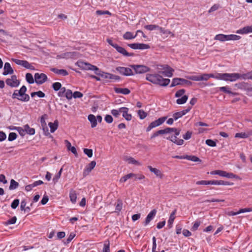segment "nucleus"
<instances>
[{"instance_id":"obj_1","label":"nucleus","mask_w":252,"mask_h":252,"mask_svg":"<svg viewBox=\"0 0 252 252\" xmlns=\"http://www.w3.org/2000/svg\"><path fill=\"white\" fill-rule=\"evenodd\" d=\"M146 80L154 84L160 86H166L170 82L169 79H164L161 75L158 73L147 74L146 75Z\"/></svg>"},{"instance_id":"obj_2","label":"nucleus","mask_w":252,"mask_h":252,"mask_svg":"<svg viewBox=\"0 0 252 252\" xmlns=\"http://www.w3.org/2000/svg\"><path fill=\"white\" fill-rule=\"evenodd\" d=\"M27 88L25 86H23L19 90H16L14 91L12 95L13 99L17 98L19 100L23 102H27L30 100V96L26 94Z\"/></svg>"},{"instance_id":"obj_3","label":"nucleus","mask_w":252,"mask_h":252,"mask_svg":"<svg viewBox=\"0 0 252 252\" xmlns=\"http://www.w3.org/2000/svg\"><path fill=\"white\" fill-rule=\"evenodd\" d=\"M239 75L238 73H221V80L225 81H229L231 82H234L239 79Z\"/></svg>"},{"instance_id":"obj_4","label":"nucleus","mask_w":252,"mask_h":252,"mask_svg":"<svg viewBox=\"0 0 252 252\" xmlns=\"http://www.w3.org/2000/svg\"><path fill=\"white\" fill-rule=\"evenodd\" d=\"M211 175H218L221 177H226L227 178H237V176L232 173H228L226 171L220 170H214L210 172Z\"/></svg>"},{"instance_id":"obj_5","label":"nucleus","mask_w":252,"mask_h":252,"mask_svg":"<svg viewBox=\"0 0 252 252\" xmlns=\"http://www.w3.org/2000/svg\"><path fill=\"white\" fill-rule=\"evenodd\" d=\"M130 66L133 68L135 73L142 74L146 73L150 70V68L146 65H130Z\"/></svg>"},{"instance_id":"obj_6","label":"nucleus","mask_w":252,"mask_h":252,"mask_svg":"<svg viewBox=\"0 0 252 252\" xmlns=\"http://www.w3.org/2000/svg\"><path fill=\"white\" fill-rule=\"evenodd\" d=\"M7 85L12 87H17L20 84V81L17 79L15 75H12L10 78H7L5 80Z\"/></svg>"},{"instance_id":"obj_7","label":"nucleus","mask_w":252,"mask_h":252,"mask_svg":"<svg viewBox=\"0 0 252 252\" xmlns=\"http://www.w3.org/2000/svg\"><path fill=\"white\" fill-rule=\"evenodd\" d=\"M167 117H163L158 119V120L152 122L150 124L149 126L147 128V131H149L152 128L158 126L162 124L164 121L167 119Z\"/></svg>"},{"instance_id":"obj_8","label":"nucleus","mask_w":252,"mask_h":252,"mask_svg":"<svg viewBox=\"0 0 252 252\" xmlns=\"http://www.w3.org/2000/svg\"><path fill=\"white\" fill-rule=\"evenodd\" d=\"M12 60L16 64L22 66L26 68L31 70H35V67L27 61L20 60L16 59H12Z\"/></svg>"},{"instance_id":"obj_9","label":"nucleus","mask_w":252,"mask_h":252,"mask_svg":"<svg viewBox=\"0 0 252 252\" xmlns=\"http://www.w3.org/2000/svg\"><path fill=\"white\" fill-rule=\"evenodd\" d=\"M47 76L44 73H36L34 74V80L38 85L43 84L47 80Z\"/></svg>"},{"instance_id":"obj_10","label":"nucleus","mask_w":252,"mask_h":252,"mask_svg":"<svg viewBox=\"0 0 252 252\" xmlns=\"http://www.w3.org/2000/svg\"><path fill=\"white\" fill-rule=\"evenodd\" d=\"M116 69L120 74L124 76H132L134 74L132 70L129 67L119 66Z\"/></svg>"},{"instance_id":"obj_11","label":"nucleus","mask_w":252,"mask_h":252,"mask_svg":"<svg viewBox=\"0 0 252 252\" xmlns=\"http://www.w3.org/2000/svg\"><path fill=\"white\" fill-rule=\"evenodd\" d=\"M138 33H142V36L144 37V38H146V36L145 35V34L144 33V32L139 30H137L136 32V34L135 35H133V33L131 32H126L125 33V34L123 35V38L125 40H130V39H134L135 38Z\"/></svg>"},{"instance_id":"obj_12","label":"nucleus","mask_w":252,"mask_h":252,"mask_svg":"<svg viewBox=\"0 0 252 252\" xmlns=\"http://www.w3.org/2000/svg\"><path fill=\"white\" fill-rule=\"evenodd\" d=\"M95 74L97 75H99L105 79H110L115 80H119L120 79V76L109 73L103 72L101 74H100L98 72H95Z\"/></svg>"},{"instance_id":"obj_13","label":"nucleus","mask_w":252,"mask_h":252,"mask_svg":"<svg viewBox=\"0 0 252 252\" xmlns=\"http://www.w3.org/2000/svg\"><path fill=\"white\" fill-rule=\"evenodd\" d=\"M251 136H252V129L248 130L246 132L236 133L235 135V137L245 139ZM250 140H252V138L250 139Z\"/></svg>"},{"instance_id":"obj_14","label":"nucleus","mask_w":252,"mask_h":252,"mask_svg":"<svg viewBox=\"0 0 252 252\" xmlns=\"http://www.w3.org/2000/svg\"><path fill=\"white\" fill-rule=\"evenodd\" d=\"M163 69L164 71L161 72V74L168 77H171L172 76L173 72L174 70L169 65H165L163 67Z\"/></svg>"},{"instance_id":"obj_15","label":"nucleus","mask_w":252,"mask_h":252,"mask_svg":"<svg viewBox=\"0 0 252 252\" xmlns=\"http://www.w3.org/2000/svg\"><path fill=\"white\" fill-rule=\"evenodd\" d=\"M191 107H188L186 109H185L183 111L177 112L175 113L173 115V118L174 119V120L176 121L178 119L181 118L182 116L186 115L187 113H188L190 110L191 109Z\"/></svg>"},{"instance_id":"obj_16","label":"nucleus","mask_w":252,"mask_h":252,"mask_svg":"<svg viewBox=\"0 0 252 252\" xmlns=\"http://www.w3.org/2000/svg\"><path fill=\"white\" fill-rule=\"evenodd\" d=\"M209 185H233L234 184L232 182H229L223 180H210L209 181Z\"/></svg>"},{"instance_id":"obj_17","label":"nucleus","mask_w":252,"mask_h":252,"mask_svg":"<svg viewBox=\"0 0 252 252\" xmlns=\"http://www.w3.org/2000/svg\"><path fill=\"white\" fill-rule=\"evenodd\" d=\"M117 51L118 52H119V53L121 54L122 55H123L124 56H125V57H131V56H134V54L132 53H128V52H127L126 51V50L122 47H121L120 46H119L118 45L117 46H115V48Z\"/></svg>"},{"instance_id":"obj_18","label":"nucleus","mask_w":252,"mask_h":252,"mask_svg":"<svg viewBox=\"0 0 252 252\" xmlns=\"http://www.w3.org/2000/svg\"><path fill=\"white\" fill-rule=\"evenodd\" d=\"M96 165L95 161H92L88 165H87L83 171V176H86L94 168Z\"/></svg>"},{"instance_id":"obj_19","label":"nucleus","mask_w":252,"mask_h":252,"mask_svg":"<svg viewBox=\"0 0 252 252\" xmlns=\"http://www.w3.org/2000/svg\"><path fill=\"white\" fill-rule=\"evenodd\" d=\"M14 70L11 67L10 64L9 63H5L4 65L2 74L3 75H7L8 74H12Z\"/></svg>"},{"instance_id":"obj_20","label":"nucleus","mask_w":252,"mask_h":252,"mask_svg":"<svg viewBox=\"0 0 252 252\" xmlns=\"http://www.w3.org/2000/svg\"><path fill=\"white\" fill-rule=\"evenodd\" d=\"M157 214L156 209L152 210L147 215L145 221V225H148L149 222L154 219Z\"/></svg>"},{"instance_id":"obj_21","label":"nucleus","mask_w":252,"mask_h":252,"mask_svg":"<svg viewBox=\"0 0 252 252\" xmlns=\"http://www.w3.org/2000/svg\"><path fill=\"white\" fill-rule=\"evenodd\" d=\"M148 168L151 172L153 173L157 177L160 179H162L163 178V174L161 171V170H160L159 169H158L156 168H154L150 165L148 166Z\"/></svg>"},{"instance_id":"obj_22","label":"nucleus","mask_w":252,"mask_h":252,"mask_svg":"<svg viewBox=\"0 0 252 252\" xmlns=\"http://www.w3.org/2000/svg\"><path fill=\"white\" fill-rule=\"evenodd\" d=\"M129 109L127 107H122L121 113L123 117L127 121H130L132 119V116L130 114L128 113Z\"/></svg>"},{"instance_id":"obj_23","label":"nucleus","mask_w":252,"mask_h":252,"mask_svg":"<svg viewBox=\"0 0 252 252\" xmlns=\"http://www.w3.org/2000/svg\"><path fill=\"white\" fill-rule=\"evenodd\" d=\"M167 139L171 141L178 145H182L184 144V141L183 139H177L176 136L170 135L166 138Z\"/></svg>"},{"instance_id":"obj_24","label":"nucleus","mask_w":252,"mask_h":252,"mask_svg":"<svg viewBox=\"0 0 252 252\" xmlns=\"http://www.w3.org/2000/svg\"><path fill=\"white\" fill-rule=\"evenodd\" d=\"M252 32V26H246L236 31V33L238 34H247Z\"/></svg>"},{"instance_id":"obj_25","label":"nucleus","mask_w":252,"mask_h":252,"mask_svg":"<svg viewBox=\"0 0 252 252\" xmlns=\"http://www.w3.org/2000/svg\"><path fill=\"white\" fill-rule=\"evenodd\" d=\"M81 64L82 65V67L85 69L94 70L95 71V73L97 72V71H99L98 68L96 66L86 63H81Z\"/></svg>"},{"instance_id":"obj_26","label":"nucleus","mask_w":252,"mask_h":252,"mask_svg":"<svg viewBox=\"0 0 252 252\" xmlns=\"http://www.w3.org/2000/svg\"><path fill=\"white\" fill-rule=\"evenodd\" d=\"M77 193L76 191L73 189H71L69 191V198L70 201L73 203L75 204L77 200Z\"/></svg>"},{"instance_id":"obj_27","label":"nucleus","mask_w":252,"mask_h":252,"mask_svg":"<svg viewBox=\"0 0 252 252\" xmlns=\"http://www.w3.org/2000/svg\"><path fill=\"white\" fill-rule=\"evenodd\" d=\"M114 91L117 94H128L130 93V90L127 88H115Z\"/></svg>"},{"instance_id":"obj_28","label":"nucleus","mask_w":252,"mask_h":252,"mask_svg":"<svg viewBox=\"0 0 252 252\" xmlns=\"http://www.w3.org/2000/svg\"><path fill=\"white\" fill-rule=\"evenodd\" d=\"M214 39L221 42L228 41V35L218 34L215 36Z\"/></svg>"},{"instance_id":"obj_29","label":"nucleus","mask_w":252,"mask_h":252,"mask_svg":"<svg viewBox=\"0 0 252 252\" xmlns=\"http://www.w3.org/2000/svg\"><path fill=\"white\" fill-rule=\"evenodd\" d=\"M51 71L57 74H60L63 76H67L68 73V72L65 69H59L55 68L51 69Z\"/></svg>"},{"instance_id":"obj_30","label":"nucleus","mask_w":252,"mask_h":252,"mask_svg":"<svg viewBox=\"0 0 252 252\" xmlns=\"http://www.w3.org/2000/svg\"><path fill=\"white\" fill-rule=\"evenodd\" d=\"M88 120L91 123V127L94 128L97 125L96 119L94 115L90 114L88 116Z\"/></svg>"},{"instance_id":"obj_31","label":"nucleus","mask_w":252,"mask_h":252,"mask_svg":"<svg viewBox=\"0 0 252 252\" xmlns=\"http://www.w3.org/2000/svg\"><path fill=\"white\" fill-rule=\"evenodd\" d=\"M124 160L126 161L129 164H133L137 165H141L140 163L138 161L135 160L134 158L132 157H126L125 158Z\"/></svg>"},{"instance_id":"obj_32","label":"nucleus","mask_w":252,"mask_h":252,"mask_svg":"<svg viewBox=\"0 0 252 252\" xmlns=\"http://www.w3.org/2000/svg\"><path fill=\"white\" fill-rule=\"evenodd\" d=\"M51 133L54 132L58 127V122L57 121H54V123L50 122L48 124Z\"/></svg>"},{"instance_id":"obj_33","label":"nucleus","mask_w":252,"mask_h":252,"mask_svg":"<svg viewBox=\"0 0 252 252\" xmlns=\"http://www.w3.org/2000/svg\"><path fill=\"white\" fill-rule=\"evenodd\" d=\"M123 202L121 200L118 199L116 203L115 212L119 213L122 209Z\"/></svg>"},{"instance_id":"obj_34","label":"nucleus","mask_w":252,"mask_h":252,"mask_svg":"<svg viewBox=\"0 0 252 252\" xmlns=\"http://www.w3.org/2000/svg\"><path fill=\"white\" fill-rule=\"evenodd\" d=\"M134 175L133 173H131L125 175L122 177L119 180V182L121 183L126 182L128 179L133 178Z\"/></svg>"},{"instance_id":"obj_35","label":"nucleus","mask_w":252,"mask_h":252,"mask_svg":"<svg viewBox=\"0 0 252 252\" xmlns=\"http://www.w3.org/2000/svg\"><path fill=\"white\" fill-rule=\"evenodd\" d=\"M25 130L26 133H28L30 135H33L35 133V129L33 128H31L30 126L27 124L24 126Z\"/></svg>"},{"instance_id":"obj_36","label":"nucleus","mask_w":252,"mask_h":252,"mask_svg":"<svg viewBox=\"0 0 252 252\" xmlns=\"http://www.w3.org/2000/svg\"><path fill=\"white\" fill-rule=\"evenodd\" d=\"M219 90L221 91V92H223L224 93L228 94H233V95H235L236 94V93H234L232 92L230 90V88L228 87H227V86L220 87L219 88Z\"/></svg>"},{"instance_id":"obj_37","label":"nucleus","mask_w":252,"mask_h":252,"mask_svg":"<svg viewBox=\"0 0 252 252\" xmlns=\"http://www.w3.org/2000/svg\"><path fill=\"white\" fill-rule=\"evenodd\" d=\"M19 186V183L15 181L14 179H11L10 181V184L9 186V189L13 190L17 188Z\"/></svg>"},{"instance_id":"obj_38","label":"nucleus","mask_w":252,"mask_h":252,"mask_svg":"<svg viewBox=\"0 0 252 252\" xmlns=\"http://www.w3.org/2000/svg\"><path fill=\"white\" fill-rule=\"evenodd\" d=\"M177 212V209H174L172 213L170 214V216L169 217V220H168V223L169 224H172L173 223V221L175 219V215L176 214Z\"/></svg>"},{"instance_id":"obj_39","label":"nucleus","mask_w":252,"mask_h":252,"mask_svg":"<svg viewBox=\"0 0 252 252\" xmlns=\"http://www.w3.org/2000/svg\"><path fill=\"white\" fill-rule=\"evenodd\" d=\"M185 158L186 159L191 160L194 162H200L201 160L198 157L195 156H186Z\"/></svg>"},{"instance_id":"obj_40","label":"nucleus","mask_w":252,"mask_h":252,"mask_svg":"<svg viewBox=\"0 0 252 252\" xmlns=\"http://www.w3.org/2000/svg\"><path fill=\"white\" fill-rule=\"evenodd\" d=\"M182 84L181 78H175L172 80V83L170 85V87H173L175 86Z\"/></svg>"},{"instance_id":"obj_41","label":"nucleus","mask_w":252,"mask_h":252,"mask_svg":"<svg viewBox=\"0 0 252 252\" xmlns=\"http://www.w3.org/2000/svg\"><path fill=\"white\" fill-rule=\"evenodd\" d=\"M188 98V96L186 95H184L181 98L177 99L176 102L178 104H184L187 102Z\"/></svg>"},{"instance_id":"obj_42","label":"nucleus","mask_w":252,"mask_h":252,"mask_svg":"<svg viewBox=\"0 0 252 252\" xmlns=\"http://www.w3.org/2000/svg\"><path fill=\"white\" fill-rule=\"evenodd\" d=\"M26 79L29 84H33L35 81L32 74L30 73H27L26 74Z\"/></svg>"},{"instance_id":"obj_43","label":"nucleus","mask_w":252,"mask_h":252,"mask_svg":"<svg viewBox=\"0 0 252 252\" xmlns=\"http://www.w3.org/2000/svg\"><path fill=\"white\" fill-rule=\"evenodd\" d=\"M241 36L236 34H228V41L229 40H238L241 39Z\"/></svg>"},{"instance_id":"obj_44","label":"nucleus","mask_w":252,"mask_h":252,"mask_svg":"<svg viewBox=\"0 0 252 252\" xmlns=\"http://www.w3.org/2000/svg\"><path fill=\"white\" fill-rule=\"evenodd\" d=\"M144 28L146 30L151 31L157 30V28H158V26L157 25H149L145 26Z\"/></svg>"},{"instance_id":"obj_45","label":"nucleus","mask_w":252,"mask_h":252,"mask_svg":"<svg viewBox=\"0 0 252 252\" xmlns=\"http://www.w3.org/2000/svg\"><path fill=\"white\" fill-rule=\"evenodd\" d=\"M239 79L242 78L243 79H248L252 80V79L251 78H250V77H252V74H251L250 73H248L247 74H241L239 73Z\"/></svg>"},{"instance_id":"obj_46","label":"nucleus","mask_w":252,"mask_h":252,"mask_svg":"<svg viewBox=\"0 0 252 252\" xmlns=\"http://www.w3.org/2000/svg\"><path fill=\"white\" fill-rule=\"evenodd\" d=\"M209 78H213L218 80H221V73H217L216 74L213 73L208 74Z\"/></svg>"},{"instance_id":"obj_47","label":"nucleus","mask_w":252,"mask_h":252,"mask_svg":"<svg viewBox=\"0 0 252 252\" xmlns=\"http://www.w3.org/2000/svg\"><path fill=\"white\" fill-rule=\"evenodd\" d=\"M122 107L120 108L118 110L113 109L111 110V114L115 117H119L120 114L121 113Z\"/></svg>"},{"instance_id":"obj_48","label":"nucleus","mask_w":252,"mask_h":252,"mask_svg":"<svg viewBox=\"0 0 252 252\" xmlns=\"http://www.w3.org/2000/svg\"><path fill=\"white\" fill-rule=\"evenodd\" d=\"M63 168H61L59 172L54 176V177L53 179V182L55 184L57 182H58L59 179L60 178L61 176V174L62 173Z\"/></svg>"},{"instance_id":"obj_49","label":"nucleus","mask_w":252,"mask_h":252,"mask_svg":"<svg viewBox=\"0 0 252 252\" xmlns=\"http://www.w3.org/2000/svg\"><path fill=\"white\" fill-rule=\"evenodd\" d=\"M62 87V84L60 82H55L52 84V88L55 91H58Z\"/></svg>"},{"instance_id":"obj_50","label":"nucleus","mask_w":252,"mask_h":252,"mask_svg":"<svg viewBox=\"0 0 252 252\" xmlns=\"http://www.w3.org/2000/svg\"><path fill=\"white\" fill-rule=\"evenodd\" d=\"M138 115L140 119H144L147 117V113L143 110H139L138 111Z\"/></svg>"},{"instance_id":"obj_51","label":"nucleus","mask_w":252,"mask_h":252,"mask_svg":"<svg viewBox=\"0 0 252 252\" xmlns=\"http://www.w3.org/2000/svg\"><path fill=\"white\" fill-rule=\"evenodd\" d=\"M66 91L67 90L65 89V87H61V89L59 90V93H58V95L59 97L64 96Z\"/></svg>"},{"instance_id":"obj_52","label":"nucleus","mask_w":252,"mask_h":252,"mask_svg":"<svg viewBox=\"0 0 252 252\" xmlns=\"http://www.w3.org/2000/svg\"><path fill=\"white\" fill-rule=\"evenodd\" d=\"M102 252H110V244L109 241L107 243L105 242L102 249Z\"/></svg>"},{"instance_id":"obj_53","label":"nucleus","mask_w":252,"mask_h":252,"mask_svg":"<svg viewBox=\"0 0 252 252\" xmlns=\"http://www.w3.org/2000/svg\"><path fill=\"white\" fill-rule=\"evenodd\" d=\"M187 78L195 81H200V75H192L186 77Z\"/></svg>"},{"instance_id":"obj_54","label":"nucleus","mask_w":252,"mask_h":252,"mask_svg":"<svg viewBox=\"0 0 252 252\" xmlns=\"http://www.w3.org/2000/svg\"><path fill=\"white\" fill-rule=\"evenodd\" d=\"M72 91L70 90H67L64 96L68 99H71L73 97V94Z\"/></svg>"},{"instance_id":"obj_55","label":"nucleus","mask_w":252,"mask_h":252,"mask_svg":"<svg viewBox=\"0 0 252 252\" xmlns=\"http://www.w3.org/2000/svg\"><path fill=\"white\" fill-rule=\"evenodd\" d=\"M206 144L210 147H215L216 146V142L212 139H207L206 140Z\"/></svg>"},{"instance_id":"obj_56","label":"nucleus","mask_w":252,"mask_h":252,"mask_svg":"<svg viewBox=\"0 0 252 252\" xmlns=\"http://www.w3.org/2000/svg\"><path fill=\"white\" fill-rule=\"evenodd\" d=\"M17 134L15 132H10L9 134L8 140L10 141H12L15 140L17 138Z\"/></svg>"},{"instance_id":"obj_57","label":"nucleus","mask_w":252,"mask_h":252,"mask_svg":"<svg viewBox=\"0 0 252 252\" xmlns=\"http://www.w3.org/2000/svg\"><path fill=\"white\" fill-rule=\"evenodd\" d=\"M133 175H134L133 178H134V180H142L145 178V177L144 175L142 174H134L133 173Z\"/></svg>"},{"instance_id":"obj_58","label":"nucleus","mask_w":252,"mask_h":252,"mask_svg":"<svg viewBox=\"0 0 252 252\" xmlns=\"http://www.w3.org/2000/svg\"><path fill=\"white\" fill-rule=\"evenodd\" d=\"M19 204V200L18 199H14L11 204V207L12 209H16Z\"/></svg>"},{"instance_id":"obj_59","label":"nucleus","mask_w":252,"mask_h":252,"mask_svg":"<svg viewBox=\"0 0 252 252\" xmlns=\"http://www.w3.org/2000/svg\"><path fill=\"white\" fill-rule=\"evenodd\" d=\"M192 134V132L191 131H188L183 135V137L185 140H189L191 138Z\"/></svg>"},{"instance_id":"obj_60","label":"nucleus","mask_w":252,"mask_h":252,"mask_svg":"<svg viewBox=\"0 0 252 252\" xmlns=\"http://www.w3.org/2000/svg\"><path fill=\"white\" fill-rule=\"evenodd\" d=\"M200 225V221H195L194 223H193V226H192V227L191 228V230H192L193 231H196L198 229V228Z\"/></svg>"},{"instance_id":"obj_61","label":"nucleus","mask_w":252,"mask_h":252,"mask_svg":"<svg viewBox=\"0 0 252 252\" xmlns=\"http://www.w3.org/2000/svg\"><path fill=\"white\" fill-rule=\"evenodd\" d=\"M139 49L144 50L150 48V46L148 44L144 43H138Z\"/></svg>"},{"instance_id":"obj_62","label":"nucleus","mask_w":252,"mask_h":252,"mask_svg":"<svg viewBox=\"0 0 252 252\" xmlns=\"http://www.w3.org/2000/svg\"><path fill=\"white\" fill-rule=\"evenodd\" d=\"M84 153L89 158H91L93 156V150L92 149L85 148L84 149Z\"/></svg>"},{"instance_id":"obj_63","label":"nucleus","mask_w":252,"mask_h":252,"mask_svg":"<svg viewBox=\"0 0 252 252\" xmlns=\"http://www.w3.org/2000/svg\"><path fill=\"white\" fill-rule=\"evenodd\" d=\"M220 7V5L218 4H214L209 10L208 12L211 13L213 11H215L219 9Z\"/></svg>"},{"instance_id":"obj_64","label":"nucleus","mask_w":252,"mask_h":252,"mask_svg":"<svg viewBox=\"0 0 252 252\" xmlns=\"http://www.w3.org/2000/svg\"><path fill=\"white\" fill-rule=\"evenodd\" d=\"M185 93V90L184 89H181L178 91L175 94V96L176 97H179L182 96L184 93Z\"/></svg>"}]
</instances>
